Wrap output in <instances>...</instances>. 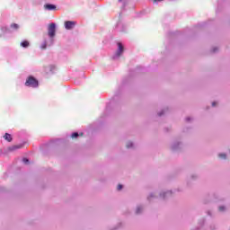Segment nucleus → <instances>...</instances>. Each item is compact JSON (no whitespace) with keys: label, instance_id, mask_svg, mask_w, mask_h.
<instances>
[{"label":"nucleus","instance_id":"nucleus-1","mask_svg":"<svg viewBox=\"0 0 230 230\" xmlns=\"http://www.w3.org/2000/svg\"><path fill=\"white\" fill-rule=\"evenodd\" d=\"M56 30L57 25L55 23H50L49 25L48 35L49 37H50V40L49 41L48 46H53V43L55 42V39H53V37H55Z\"/></svg>","mask_w":230,"mask_h":230},{"label":"nucleus","instance_id":"nucleus-2","mask_svg":"<svg viewBox=\"0 0 230 230\" xmlns=\"http://www.w3.org/2000/svg\"><path fill=\"white\" fill-rule=\"evenodd\" d=\"M25 85L27 87H39V81H37V79L31 76L26 81Z\"/></svg>","mask_w":230,"mask_h":230},{"label":"nucleus","instance_id":"nucleus-3","mask_svg":"<svg viewBox=\"0 0 230 230\" xmlns=\"http://www.w3.org/2000/svg\"><path fill=\"white\" fill-rule=\"evenodd\" d=\"M119 49L117 50V52L115 53V55L113 56V58H119V56H121L123 54V45L121 43H118Z\"/></svg>","mask_w":230,"mask_h":230},{"label":"nucleus","instance_id":"nucleus-4","mask_svg":"<svg viewBox=\"0 0 230 230\" xmlns=\"http://www.w3.org/2000/svg\"><path fill=\"white\" fill-rule=\"evenodd\" d=\"M76 25V22H71V21H66L65 22V28L66 30H73V27Z\"/></svg>","mask_w":230,"mask_h":230},{"label":"nucleus","instance_id":"nucleus-5","mask_svg":"<svg viewBox=\"0 0 230 230\" xmlns=\"http://www.w3.org/2000/svg\"><path fill=\"white\" fill-rule=\"evenodd\" d=\"M45 10H57V6L55 4H47L44 5Z\"/></svg>","mask_w":230,"mask_h":230},{"label":"nucleus","instance_id":"nucleus-6","mask_svg":"<svg viewBox=\"0 0 230 230\" xmlns=\"http://www.w3.org/2000/svg\"><path fill=\"white\" fill-rule=\"evenodd\" d=\"M21 46L22 48H28V46H30V42L28 40H24L21 42Z\"/></svg>","mask_w":230,"mask_h":230},{"label":"nucleus","instance_id":"nucleus-7","mask_svg":"<svg viewBox=\"0 0 230 230\" xmlns=\"http://www.w3.org/2000/svg\"><path fill=\"white\" fill-rule=\"evenodd\" d=\"M5 141H12V135L6 133L4 136Z\"/></svg>","mask_w":230,"mask_h":230},{"label":"nucleus","instance_id":"nucleus-8","mask_svg":"<svg viewBox=\"0 0 230 230\" xmlns=\"http://www.w3.org/2000/svg\"><path fill=\"white\" fill-rule=\"evenodd\" d=\"M41 49H46V48H48V42L44 41L41 46H40Z\"/></svg>","mask_w":230,"mask_h":230},{"label":"nucleus","instance_id":"nucleus-9","mask_svg":"<svg viewBox=\"0 0 230 230\" xmlns=\"http://www.w3.org/2000/svg\"><path fill=\"white\" fill-rule=\"evenodd\" d=\"M11 28H13L14 30L19 29V25L17 23H13L11 25Z\"/></svg>","mask_w":230,"mask_h":230},{"label":"nucleus","instance_id":"nucleus-10","mask_svg":"<svg viewBox=\"0 0 230 230\" xmlns=\"http://www.w3.org/2000/svg\"><path fill=\"white\" fill-rule=\"evenodd\" d=\"M218 156L220 157V159H226V154H219Z\"/></svg>","mask_w":230,"mask_h":230},{"label":"nucleus","instance_id":"nucleus-11","mask_svg":"<svg viewBox=\"0 0 230 230\" xmlns=\"http://www.w3.org/2000/svg\"><path fill=\"white\" fill-rule=\"evenodd\" d=\"M80 135L78 133H73L71 137L75 138V137H78Z\"/></svg>","mask_w":230,"mask_h":230},{"label":"nucleus","instance_id":"nucleus-12","mask_svg":"<svg viewBox=\"0 0 230 230\" xmlns=\"http://www.w3.org/2000/svg\"><path fill=\"white\" fill-rule=\"evenodd\" d=\"M133 145H134V144H132V142H128V143L127 144V147H128V148H132Z\"/></svg>","mask_w":230,"mask_h":230},{"label":"nucleus","instance_id":"nucleus-13","mask_svg":"<svg viewBox=\"0 0 230 230\" xmlns=\"http://www.w3.org/2000/svg\"><path fill=\"white\" fill-rule=\"evenodd\" d=\"M117 190H118L119 191L121 190H123V185H121V184L118 185Z\"/></svg>","mask_w":230,"mask_h":230},{"label":"nucleus","instance_id":"nucleus-14","mask_svg":"<svg viewBox=\"0 0 230 230\" xmlns=\"http://www.w3.org/2000/svg\"><path fill=\"white\" fill-rule=\"evenodd\" d=\"M219 211H226V207L225 206H220L219 207Z\"/></svg>","mask_w":230,"mask_h":230},{"label":"nucleus","instance_id":"nucleus-15","mask_svg":"<svg viewBox=\"0 0 230 230\" xmlns=\"http://www.w3.org/2000/svg\"><path fill=\"white\" fill-rule=\"evenodd\" d=\"M22 163H24V164H28L29 160L27 158H23L22 159Z\"/></svg>","mask_w":230,"mask_h":230},{"label":"nucleus","instance_id":"nucleus-16","mask_svg":"<svg viewBox=\"0 0 230 230\" xmlns=\"http://www.w3.org/2000/svg\"><path fill=\"white\" fill-rule=\"evenodd\" d=\"M141 209H142L141 207L137 208V213H141Z\"/></svg>","mask_w":230,"mask_h":230},{"label":"nucleus","instance_id":"nucleus-17","mask_svg":"<svg viewBox=\"0 0 230 230\" xmlns=\"http://www.w3.org/2000/svg\"><path fill=\"white\" fill-rule=\"evenodd\" d=\"M17 148H21V146H14L13 147V150H15V149H17Z\"/></svg>","mask_w":230,"mask_h":230},{"label":"nucleus","instance_id":"nucleus-18","mask_svg":"<svg viewBox=\"0 0 230 230\" xmlns=\"http://www.w3.org/2000/svg\"><path fill=\"white\" fill-rule=\"evenodd\" d=\"M154 1V3H161V1H163V0H153Z\"/></svg>","mask_w":230,"mask_h":230},{"label":"nucleus","instance_id":"nucleus-19","mask_svg":"<svg viewBox=\"0 0 230 230\" xmlns=\"http://www.w3.org/2000/svg\"><path fill=\"white\" fill-rule=\"evenodd\" d=\"M217 105V102H212V107H215Z\"/></svg>","mask_w":230,"mask_h":230},{"label":"nucleus","instance_id":"nucleus-20","mask_svg":"<svg viewBox=\"0 0 230 230\" xmlns=\"http://www.w3.org/2000/svg\"><path fill=\"white\" fill-rule=\"evenodd\" d=\"M121 1H123V0H119V3H121Z\"/></svg>","mask_w":230,"mask_h":230}]
</instances>
